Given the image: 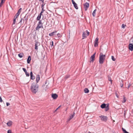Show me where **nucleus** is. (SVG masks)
<instances>
[{"label":"nucleus","instance_id":"1","mask_svg":"<svg viewBox=\"0 0 133 133\" xmlns=\"http://www.w3.org/2000/svg\"><path fill=\"white\" fill-rule=\"evenodd\" d=\"M38 85L33 82L31 85L30 90L31 92L33 94H36L38 90Z\"/></svg>","mask_w":133,"mask_h":133},{"label":"nucleus","instance_id":"2","mask_svg":"<svg viewBox=\"0 0 133 133\" xmlns=\"http://www.w3.org/2000/svg\"><path fill=\"white\" fill-rule=\"evenodd\" d=\"M105 55L103 54L102 53H100L99 55V63L102 64L103 63L105 59Z\"/></svg>","mask_w":133,"mask_h":133},{"label":"nucleus","instance_id":"3","mask_svg":"<svg viewBox=\"0 0 133 133\" xmlns=\"http://www.w3.org/2000/svg\"><path fill=\"white\" fill-rule=\"evenodd\" d=\"M99 117L101 118V120L103 121L106 122L108 119V117L104 116H99Z\"/></svg>","mask_w":133,"mask_h":133},{"label":"nucleus","instance_id":"4","mask_svg":"<svg viewBox=\"0 0 133 133\" xmlns=\"http://www.w3.org/2000/svg\"><path fill=\"white\" fill-rule=\"evenodd\" d=\"M96 53H95L92 55L91 56L90 58V59L91 61L90 62H93L95 59V56L96 54Z\"/></svg>","mask_w":133,"mask_h":133},{"label":"nucleus","instance_id":"5","mask_svg":"<svg viewBox=\"0 0 133 133\" xmlns=\"http://www.w3.org/2000/svg\"><path fill=\"white\" fill-rule=\"evenodd\" d=\"M85 10L86 11L89 7V4L87 2H86L84 4Z\"/></svg>","mask_w":133,"mask_h":133},{"label":"nucleus","instance_id":"6","mask_svg":"<svg viewBox=\"0 0 133 133\" xmlns=\"http://www.w3.org/2000/svg\"><path fill=\"white\" fill-rule=\"evenodd\" d=\"M40 28H43V26L41 24H37V26L35 28L36 30H39V29Z\"/></svg>","mask_w":133,"mask_h":133},{"label":"nucleus","instance_id":"7","mask_svg":"<svg viewBox=\"0 0 133 133\" xmlns=\"http://www.w3.org/2000/svg\"><path fill=\"white\" fill-rule=\"evenodd\" d=\"M98 37H97L95 39L94 43L95 44L94 45V46L95 47H96L98 46Z\"/></svg>","mask_w":133,"mask_h":133},{"label":"nucleus","instance_id":"8","mask_svg":"<svg viewBox=\"0 0 133 133\" xmlns=\"http://www.w3.org/2000/svg\"><path fill=\"white\" fill-rule=\"evenodd\" d=\"M71 1L74 7L76 9H78V7L77 6V4L75 2L74 0H71Z\"/></svg>","mask_w":133,"mask_h":133},{"label":"nucleus","instance_id":"9","mask_svg":"<svg viewBox=\"0 0 133 133\" xmlns=\"http://www.w3.org/2000/svg\"><path fill=\"white\" fill-rule=\"evenodd\" d=\"M128 47L129 49L130 50L132 51L133 50V44H129Z\"/></svg>","mask_w":133,"mask_h":133},{"label":"nucleus","instance_id":"10","mask_svg":"<svg viewBox=\"0 0 133 133\" xmlns=\"http://www.w3.org/2000/svg\"><path fill=\"white\" fill-rule=\"evenodd\" d=\"M3 127L4 128H6V129H7L8 127V122L6 123L4 122L3 123Z\"/></svg>","mask_w":133,"mask_h":133},{"label":"nucleus","instance_id":"11","mask_svg":"<svg viewBox=\"0 0 133 133\" xmlns=\"http://www.w3.org/2000/svg\"><path fill=\"white\" fill-rule=\"evenodd\" d=\"M40 77L39 75H37L36 77V84H37V83L40 80Z\"/></svg>","mask_w":133,"mask_h":133},{"label":"nucleus","instance_id":"12","mask_svg":"<svg viewBox=\"0 0 133 133\" xmlns=\"http://www.w3.org/2000/svg\"><path fill=\"white\" fill-rule=\"evenodd\" d=\"M39 45V43L37 42H36L35 43V49L36 50H38V46Z\"/></svg>","mask_w":133,"mask_h":133},{"label":"nucleus","instance_id":"13","mask_svg":"<svg viewBox=\"0 0 133 133\" xmlns=\"http://www.w3.org/2000/svg\"><path fill=\"white\" fill-rule=\"evenodd\" d=\"M22 69L25 73L26 76L28 77L29 76V74L27 71L26 69L25 68H22Z\"/></svg>","mask_w":133,"mask_h":133},{"label":"nucleus","instance_id":"14","mask_svg":"<svg viewBox=\"0 0 133 133\" xmlns=\"http://www.w3.org/2000/svg\"><path fill=\"white\" fill-rule=\"evenodd\" d=\"M58 97L57 95L56 94H53L52 95V97L54 99H56Z\"/></svg>","mask_w":133,"mask_h":133},{"label":"nucleus","instance_id":"15","mask_svg":"<svg viewBox=\"0 0 133 133\" xmlns=\"http://www.w3.org/2000/svg\"><path fill=\"white\" fill-rule=\"evenodd\" d=\"M57 31H54L50 33L49 35L50 36H52L54 35H56V34Z\"/></svg>","mask_w":133,"mask_h":133},{"label":"nucleus","instance_id":"16","mask_svg":"<svg viewBox=\"0 0 133 133\" xmlns=\"http://www.w3.org/2000/svg\"><path fill=\"white\" fill-rule=\"evenodd\" d=\"M22 10V8H20L18 10L17 13L16 14L15 16L18 17L20 14Z\"/></svg>","mask_w":133,"mask_h":133},{"label":"nucleus","instance_id":"17","mask_svg":"<svg viewBox=\"0 0 133 133\" xmlns=\"http://www.w3.org/2000/svg\"><path fill=\"white\" fill-rule=\"evenodd\" d=\"M30 79L34 80L35 79V77L33 75V74L32 71H31L30 73Z\"/></svg>","mask_w":133,"mask_h":133},{"label":"nucleus","instance_id":"18","mask_svg":"<svg viewBox=\"0 0 133 133\" xmlns=\"http://www.w3.org/2000/svg\"><path fill=\"white\" fill-rule=\"evenodd\" d=\"M31 57L30 56H29L28 57L27 59V62L28 63H30V61L31 60Z\"/></svg>","mask_w":133,"mask_h":133},{"label":"nucleus","instance_id":"19","mask_svg":"<svg viewBox=\"0 0 133 133\" xmlns=\"http://www.w3.org/2000/svg\"><path fill=\"white\" fill-rule=\"evenodd\" d=\"M106 106V104L105 103H103L101 106V108L102 109L105 108Z\"/></svg>","mask_w":133,"mask_h":133},{"label":"nucleus","instance_id":"20","mask_svg":"<svg viewBox=\"0 0 133 133\" xmlns=\"http://www.w3.org/2000/svg\"><path fill=\"white\" fill-rule=\"evenodd\" d=\"M84 92L85 93H88L89 92V90L87 88H85L84 90Z\"/></svg>","mask_w":133,"mask_h":133},{"label":"nucleus","instance_id":"21","mask_svg":"<svg viewBox=\"0 0 133 133\" xmlns=\"http://www.w3.org/2000/svg\"><path fill=\"white\" fill-rule=\"evenodd\" d=\"M17 17L16 16H15L14 17V18L13 20V23L12 24H15V22H16V19L17 18Z\"/></svg>","mask_w":133,"mask_h":133},{"label":"nucleus","instance_id":"22","mask_svg":"<svg viewBox=\"0 0 133 133\" xmlns=\"http://www.w3.org/2000/svg\"><path fill=\"white\" fill-rule=\"evenodd\" d=\"M83 38L82 39H84L86 37V36H85V34L84 32H83L82 34Z\"/></svg>","mask_w":133,"mask_h":133},{"label":"nucleus","instance_id":"23","mask_svg":"<svg viewBox=\"0 0 133 133\" xmlns=\"http://www.w3.org/2000/svg\"><path fill=\"white\" fill-rule=\"evenodd\" d=\"M75 113L74 112V114L73 115H71L70 117V118L69 119V120H70L71 119L74 117V116Z\"/></svg>","mask_w":133,"mask_h":133},{"label":"nucleus","instance_id":"24","mask_svg":"<svg viewBox=\"0 0 133 133\" xmlns=\"http://www.w3.org/2000/svg\"><path fill=\"white\" fill-rule=\"evenodd\" d=\"M5 0H2L1 1L0 3V6L1 7L3 5V3H4Z\"/></svg>","mask_w":133,"mask_h":133},{"label":"nucleus","instance_id":"25","mask_svg":"<svg viewBox=\"0 0 133 133\" xmlns=\"http://www.w3.org/2000/svg\"><path fill=\"white\" fill-rule=\"evenodd\" d=\"M96 9H95L94 10V11H93V12L92 14V15L94 17H95V16L96 15Z\"/></svg>","mask_w":133,"mask_h":133},{"label":"nucleus","instance_id":"26","mask_svg":"<svg viewBox=\"0 0 133 133\" xmlns=\"http://www.w3.org/2000/svg\"><path fill=\"white\" fill-rule=\"evenodd\" d=\"M122 129L123 131L124 132V133H129L126 131V130L124 129L123 128H122Z\"/></svg>","mask_w":133,"mask_h":133},{"label":"nucleus","instance_id":"27","mask_svg":"<svg viewBox=\"0 0 133 133\" xmlns=\"http://www.w3.org/2000/svg\"><path fill=\"white\" fill-rule=\"evenodd\" d=\"M23 54L20 53L18 55V56L20 58H22L23 57Z\"/></svg>","mask_w":133,"mask_h":133},{"label":"nucleus","instance_id":"28","mask_svg":"<svg viewBox=\"0 0 133 133\" xmlns=\"http://www.w3.org/2000/svg\"><path fill=\"white\" fill-rule=\"evenodd\" d=\"M24 22V19H23V18H21L20 21L19 23H21V24L22 22H23V23Z\"/></svg>","mask_w":133,"mask_h":133},{"label":"nucleus","instance_id":"29","mask_svg":"<svg viewBox=\"0 0 133 133\" xmlns=\"http://www.w3.org/2000/svg\"><path fill=\"white\" fill-rule=\"evenodd\" d=\"M12 124V122L11 121H9V127L11 126Z\"/></svg>","mask_w":133,"mask_h":133},{"label":"nucleus","instance_id":"30","mask_svg":"<svg viewBox=\"0 0 133 133\" xmlns=\"http://www.w3.org/2000/svg\"><path fill=\"white\" fill-rule=\"evenodd\" d=\"M41 16L38 15V16L37 17V19H36L38 21L41 18Z\"/></svg>","mask_w":133,"mask_h":133},{"label":"nucleus","instance_id":"31","mask_svg":"<svg viewBox=\"0 0 133 133\" xmlns=\"http://www.w3.org/2000/svg\"><path fill=\"white\" fill-rule=\"evenodd\" d=\"M50 45H51V47L53 46L54 45L53 42L52 41L50 43Z\"/></svg>","mask_w":133,"mask_h":133},{"label":"nucleus","instance_id":"32","mask_svg":"<svg viewBox=\"0 0 133 133\" xmlns=\"http://www.w3.org/2000/svg\"><path fill=\"white\" fill-rule=\"evenodd\" d=\"M111 59L112 60L114 61H115V58L113 56H112Z\"/></svg>","mask_w":133,"mask_h":133},{"label":"nucleus","instance_id":"33","mask_svg":"<svg viewBox=\"0 0 133 133\" xmlns=\"http://www.w3.org/2000/svg\"><path fill=\"white\" fill-rule=\"evenodd\" d=\"M38 24H41V25H43V23H42L41 20H40L39 21V22H38Z\"/></svg>","mask_w":133,"mask_h":133},{"label":"nucleus","instance_id":"34","mask_svg":"<svg viewBox=\"0 0 133 133\" xmlns=\"http://www.w3.org/2000/svg\"><path fill=\"white\" fill-rule=\"evenodd\" d=\"M125 26H126V25H125L124 24H123L122 25V28L124 29L125 28Z\"/></svg>","mask_w":133,"mask_h":133},{"label":"nucleus","instance_id":"35","mask_svg":"<svg viewBox=\"0 0 133 133\" xmlns=\"http://www.w3.org/2000/svg\"><path fill=\"white\" fill-rule=\"evenodd\" d=\"M70 75H66L65 77V78L66 79H67L69 77H70Z\"/></svg>","mask_w":133,"mask_h":133},{"label":"nucleus","instance_id":"36","mask_svg":"<svg viewBox=\"0 0 133 133\" xmlns=\"http://www.w3.org/2000/svg\"><path fill=\"white\" fill-rule=\"evenodd\" d=\"M45 11V10L44 9V8H42V10L41 11V13H43V12Z\"/></svg>","mask_w":133,"mask_h":133},{"label":"nucleus","instance_id":"37","mask_svg":"<svg viewBox=\"0 0 133 133\" xmlns=\"http://www.w3.org/2000/svg\"><path fill=\"white\" fill-rule=\"evenodd\" d=\"M123 99L124 102H125L126 101V99L125 97H123Z\"/></svg>","mask_w":133,"mask_h":133},{"label":"nucleus","instance_id":"38","mask_svg":"<svg viewBox=\"0 0 133 133\" xmlns=\"http://www.w3.org/2000/svg\"><path fill=\"white\" fill-rule=\"evenodd\" d=\"M105 111H107L109 110V108L105 107Z\"/></svg>","mask_w":133,"mask_h":133},{"label":"nucleus","instance_id":"39","mask_svg":"<svg viewBox=\"0 0 133 133\" xmlns=\"http://www.w3.org/2000/svg\"><path fill=\"white\" fill-rule=\"evenodd\" d=\"M131 42L132 43L131 44H133V38H132L131 40H130Z\"/></svg>","mask_w":133,"mask_h":133},{"label":"nucleus","instance_id":"40","mask_svg":"<svg viewBox=\"0 0 133 133\" xmlns=\"http://www.w3.org/2000/svg\"><path fill=\"white\" fill-rule=\"evenodd\" d=\"M109 104L108 103L106 104V107L109 108Z\"/></svg>","mask_w":133,"mask_h":133},{"label":"nucleus","instance_id":"41","mask_svg":"<svg viewBox=\"0 0 133 133\" xmlns=\"http://www.w3.org/2000/svg\"><path fill=\"white\" fill-rule=\"evenodd\" d=\"M61 107V105L59 106L55 110V111H56L57 110Z\"/></svg>","mask_w":133,"mask_h":133},{"label":"nucleus","instance_id":"42","mask_svg":"<svg viewBox=\"0 0 133 133\" xmlns=\"http://www.w3.org/2000/svg\"><path fill=\"white\" fill-rule=\"evenodd\" d=\"M86 31L87 32V36L89 35V32L87 30H86Z\"/></svg>","mask_w":133,"mask_h":133},{"label":"nucleus","instance_id":"43","mask_svg":"<svg viewBox=\"0 0 133 133\" xmlns=\"http://www.w3.org/2000/svg\"><path fill=\"white\" fill-rule=\"evenodd\" d=\"M45 5V4H44L43 3L42 4V8H44V6Z\"/></svg>","mask_w":133,"mask_h":133},{"label":"nucleus","instance_id":"44","mask_svg":"<svg viewBox=\"0 0 133 133\" xmlns=\"http://www.w3.org/2000/svg\"><path fill=\"white\" fill-rule=\"evenodd\" d=\"M2 99L1 97L0 96V102H2Z\"/></svg>","mask_w":133,"mask_h":133},{"label":"nucleus","instance_id":"45","mask_svg":"<svg viewBox=\"0 0 133 133\" xmlns=\"http://www.w3.org/2000/svg\"><path fill=\"white\" fill-rule=\"evenodd\" d=\"M57 35L58 36V37H60V34L59 33H58L57 34Z\"/></svg>","mask_w":133,"mask_h":133},{"label":"nucleus","instance_id":"46","mask_svg":"<svg viewBox=\"0 0 133 133\" xmlns=\"http://www.w3.org/2000/svg\"><path fill=\"white\" fill-rule=\"evenodd\" d=\"M9 133H12L11 131L10 130H9Z\"/></svg>","mask_w":133,"mask_h":133},{"label":"nucleus","instance_id":"47","mask_svg":"<svg viewBox=\"0 0 133 133\" xmlns=\"http://www.w3.org/2000/svg\"><path fill=\"white\" fill-rule=\"evenodd\" d=\"M108 80H109V81H111V83H112V82H111L112 81L111 80V78H109V79Z\"/></svg>","mask_w":133,"mask_h":133},{"label":"nucleus","instance_id":"48","mask_svg":"<svg viewBox=\"0 0 133 133\" xmlns=\"http://www.w3.org/2000/svg\"><path fill=\"white\" fill-rule=\"evenodd\" d=\"M130 85H131L130 84H129L128 85V89L130 87Z\"/></svg>","mask_w":133,"mask_h":133},{"label":"nucleus","instance_id":"49","mask_svg":"<svg viewBox=\"0 0 133 133\" xmlns=\"http://www.w3.org/2000/svg\"><path fill=\"white\" fill-rule=\"evenodd\" d=\"M42 13H41V12L38 15L41 17V16L42 15Z\"/></svg>","mask_w":133,"mask_h":133},{"label":"nucleus","instance_id":"50","mask_svg":"<svg viewBox=\"0 0 133 133\" xmlns=\"http://www.w3.org/2000/svg\"><path fill=\"white\" fill-rule=\"evenodd\" d=\"M6 104L7 106H8V102H7Z\"/></svg>","mask_w":133,"mask_h":133},{"label":"nucleus","instance_id":"51","mask_svg":"<svg viewBox=\"0 0 133 133\" xmlns=\"http://www.w3.org/2000/svg\"><path fill=\"white\" fill-rule=\"evenodd\" d=\"M120 86L121 87H122L123 86V84H121Z\"/></svg>","mask_w":133,"mask_h":133},{"label":"nucleus","instance_id":"52","mask_svg":"<svg viewBox=\"0 0 133 133\" xmlns=\"http://www.w3.org/2000/svg\"><path fill=\"white\" fill-rule=\"evenodd\" d=\"M88 133H91L90 132V131H89L88 132Z\"/></svg>","mask_w":133,"mask_h":133},{"label":"nucleus","instance_id":"53","mask_svg":"<svg viewBox=\"0 0 133 133\" xmlns=\"http://www.w3.org/2000/svg\"><path fill=\"white\" fill-rule=\"evenodd\" d=\"M42 2H43V3L44 0H42Z\"/></svg>","mask_w":133,"mask_h":133},{"label":"nucleus","instance_id":"54","mask_svg":"<svg viewBox=\"0 0 133 133\" xmlns=\"http://www.w3.org/2000/svg\"><path fill=\"white\" fill-rule=\"evenodd\" d=\"M9 133L8 130V131H7V133Z\"/></svg>","mask_w":133,"mask_h":133},{"label":"nucleus","instance_id":"55","mask_svg":"<svg viewBox=\"0 0 133 133\" xmlns=\"http://www.w3.org/2000/svg\"><path fill=\"white\" fill-rule=\"evenodd\" d=\"M10 100H11V99H10Z\"/></svg>","mask_w":133,"mask_h":133},{"label":"nucleus","instance_id":"56","mask_svg":"<svg viewBox=\"0 0 133 133\" xmlns=\"http://www.w3.org/2000/svg\"><path fill=\"white\" fill-rule=\"evenodd\" d=\"M9 105H10V104L9 103Z\"/></svg>","mask_w":133,"mask_h":133}]
</instances>
